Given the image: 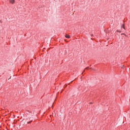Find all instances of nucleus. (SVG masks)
Wrapping results in <instances>:
<instances>
[{
    "instance_id": "nucleus-2",
    "label": "nucleus",
    "mask_w": 130,
    "mask_h": 130,
    "mask_svg": "<svg viewBox=\"0 0 130 130\" xmlns=\"http://www.w3.org/2000/svg\"><path fill=\"white\" fill-rule=\"evenodd\" d=\"M65 37H66V38L69 39V38H71V36L68 35H66L65 36Z\"/></svg>"
},
{
    "instance_id": "nucleus-3",
    "label": "nucleus",
    "mask_w": 130,
    "mask_h": 130,
    "mask_svg": "<svg viewBox=\"0 0 130 130\" xmlns=\"http://www.w3.org/2000/svg\"><path fill=\"white\" fill-rule=\"evenodd\" d=\"M121 28H123V29H125V27H124V24H122L121 26Z\"/></svg>"
},
{
    "instance_id": "nucleus-1",
    "label": "nucleus",
    "mask_w": 130,
    "mask_h": 130,
    "mask_svg": "<svg viewBox=\"0 0 130 130\" xmlns=\"http://www.w3.org/2000/svg\"><path fill=\"white\" fill-rule=\"evenodd\" d=\"M9 2L11 4H14L15 3H16V1L15 0H9Z\"/></svg>"
},
{
    "instance_id": "nucleus-5",
    "label": "nucleus",
    "mask_w": 130,
    "mask_h": 130,
    "mask_svg": "<svg viewBox=\"0 0 130 130\" xmlns=\"http://www.w3.org/2000/svg\"><path fill=\"white\" fill-rule=\"evenodd\" d=\"M87 69H88V67L87 68H86V70H87Z\"/></svg>"
},
{
    "instance_id": "nucleus-7",
    "label": "nucleus",
    "mask_w": 130,
    "mask_h": 130,
    "mask_svg": "<svg viewBox=\"0 0 130 130\" xmlns=\"http://www.w3.org/2000/svg\"><path fill=\"white\" fill-rule=\"evenodd\" d=\"M31 122H28V123H30Z\"/></svg>"
},
{
    "instance_id": "nucleus-8",
    "label": "nucleus",
    "mask_w": 130,
    "mask_h": 130,
    "mask_svg": "<svg viewBox=\"0 0 130 130\" xmlns=\"http://www.w3.org/2000/svg\"><path fill=\"white\" fill-rule=\"evenodd\" d=\"M91 36H93V35H92Z\"/></svg>"
},
{
    "instance_id": "nucleus-6",
    "label": "nucleus",
    "mask_w": 130,
    "mask_h": 130,
    "mask_svg": "<svg viewBox=\"0 0 130 130\" xmlns=\"http://www.w3.org/2000/svg\"><path fill=\"white\" fill-rule=\"evenodd\" d=\"M90 70H92V68H90Z\"/></svg>"
},
{
    "instance_id": "nucleus-4",
    "label": "nucleus",
    "mask_w": 130,
    "mask_h": 130,
    "mask_svg": "<svg viewBox=\"0 0 130 130\" xmlns=\"http://www.w3.org/2000/svg\"><path fill=\"white\" fill-rule=\"evenodd\" d=\"M117 32H119L120 33H121V31L117 30Z\"/></svg>"
}]
</instances>
